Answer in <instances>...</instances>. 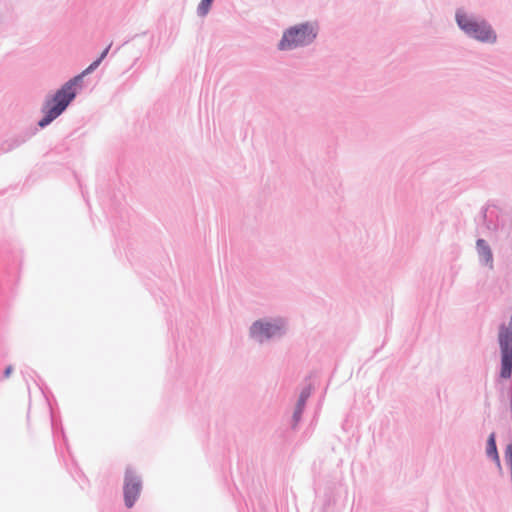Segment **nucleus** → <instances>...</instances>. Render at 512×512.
<instances>
[{"instance_id": "obj_1", "label": "nucleus", "mask_w": 512, "mask_h": 512, "mask_svg": "<svg viewBox=\"0 0 512 512\" xmlns=\"http://www.w3.org/2000/svg\"><path fill=\"white\" fill-rule=\"evenodd\" d=\"M109 45L100 55V57L91 63L80 75L74 77L68 81L63 87L56 92L51 100L46 102L44 107L45 116L39 121L40 127H45L56 119L68 106V104L75 97V86L81 81L84 75H87L94 71L106 57L109 49Z\"/></svg>"}, {"instance_id": "obj_2", "label": "nucleus", "mask_w": 512, "mask_h": 512, "mask_svg": "<svg viewBox=\"0 0 512 512\" xmlns=\"http://www.w3.org/2000/svg\"><path fill=\"white\" fill-rule=\"evenodd\" d=\"M316 37L314 27L301 24L287 30L279 43L280 50H291L311 43Z\"/></svg>"}, {"instance_id": "obj_3", "label": "nucleus", "mask_w": 512, "mask_h": 512, "mask_svg": "<svg viewBox=\"0 0 512 512\" xmlns=\"http://www.w3.org/2000/svg\"><path fill=\"white\" fill-rule=\"evenodd\" d=\"M456 20L459 27L475 39L482 42H494L496 40L494 31L487 23L472 20L460 12L456 14Z\"/></svg>"}, {"instance_id": "obj_4", "label": "nucleus", "mask_w": 512, "mask_h": 512, "mask_svg": "<svg viewBox=\"0 0 512 512\" xmlns=\"http://www.w3.org/2000/svg\"><path fill=\"white\" fill-rule=\"evenodd\" d=\"M141 492V480L135 473L128 468L124 479V500L125 505L131 508Z\"/></svg>"}, {"instance_id": "obj_5", "label": "nucleus", "mask_w": 512, "mask_h": 512, "mask_svg": "<svg viewBox=\"0 0 512 512\" xmlns=\"http://www.w3.org/2000/svg\"><path fill=\"white\" fill-rule=\"evenodd\" d=\"M282 329V321L275 323L257 321L251 327V335L259 339V341H263L280 334Z\"/></svg>"}, {"instance_id": "obj_6", "label": "nucleus", "mask_w": 512, "mask_h": 512, "mask_svg": "<svg viewBox=\"0 0 512 512\" xmlns=\"http://www.w3.org/2000/svg\"><path fill=\"white\" fill-rule=\"evenodd\" d=\"M477 247H478L479 254L484 259V261L486 263H491L492 262V253H491L490 248L486 244V242L482 239H479L477 241Z\"/></svg>"}, {"instance_id": "obj_7", "label": "nucleus", "mask_w": 512, "mask_h": 512, "mask_svg": "<svg viewBox=\"0 0 512 512\" xmlns=\"http://www.w3.org/2000/svg\"><path fill=\"white\" fill-rule=\"evenodd\" d=\"M487 454L493 456L495 459H498L495 435L493 433L488 438Z\"/></svg>"}, {"instance_id": "obj_8", "label": "nucleus", "mask_w": 512, "mask_h": 512, "mask_svg": "<svg viewBox=\"0 0 512 512\" xmlns=\"http://www.w3.org/2000/svg\"><path fill=\"white\" fill-rule=\"evenodd\" d=\"M212 2L213 0H202L198 6V13L205 16L209 12Z\"/></svg>"}, {"instance_id": "obj_9", "label": "nucleus", "mask_w": 512, "mask_h": 512, "mask_svg": "<svg viewBox=\"0 0 512 512\" xmlns=\"http://www.w3.org/2000/svg\"><path fill=\"white\" fill-rule=\"evenodd\" d=\"M307 396H304L303 394L301 395V398H300V401H299V406H298V409L297 411L295 412V415L294 417L296 418V421H298L299 417H300V414L302 412V407L304 405V402H305V399H306Z\"/></svg>"}, {"instance_id": "obj_10", "label": "nucleus", "mask_w": 512, "mask_h": 512, "mask_svg": "<svg viewBox=\"0 0 512 512\" xmlns=\"http://www.w3.org/2000/svg\"><path fill=\"white\" fill-rule=\"evenodd\" d=\"M505 458L508 465L512 464V444L506 447Z\"/></svg>"}, {"instance_id": "obj_11", "label": "nucleus", "mask_w": 512, "mask_h": 512, "mask_svg": "<svg viewBox=\"0 0 512 512\" xmlns=\"http://www.w3.org/2000/svg\"><path fill=\"white\" fill-rule=\"evenodd\" d=\"M11 372H12V367H11V366H9V367H7V368L5 369L4 374H5V376H6V377H9V376H10V374H11Z\"/></svg>"}]
</instances>
